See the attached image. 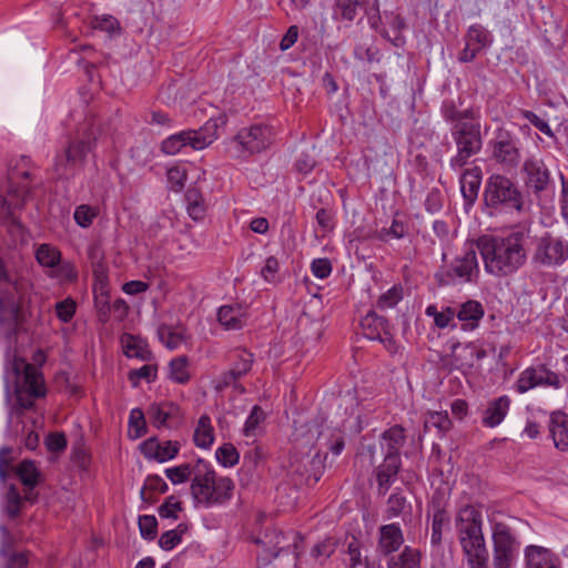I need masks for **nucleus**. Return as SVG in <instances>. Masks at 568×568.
Masks as SVG:
<instances>
[{"instance_id": "1", "label": "nucleus", "mask_w": 568, "mask_h": 568, "mask_svg": "<svg viewBox=\"0 0 568 568\" xmlns=\"http://www.w3.org/2000/svg\"><path fill=\"white\" fill-rule=\"evenodd\" d=\"M529 230L513 229L508 234L484 235L477 241L485 271L495 277L515 274L527 262Z\"/></svg>"}, {"instance_id": "2", "label": "nucleus", "mask_w": 568, "mask_h": 568, "mask_svg": "<svg viewBox=\"0 0 568 568\" xmlns=\"http://www.w3.org/2000/svg\"><path fill=\"white\" fill-rule=\"evenodd\" d=\"M459 544L470 568H487L488 552L483 535L481 511L474 506L463 507L456 517Z\"/></svg>"}, {"instance_id": "3", "label": "nucleus", "mask_w": 568, "mask_h": 568, "mask_svg": "<svg viewBox=\"0 0 568 568\" xmlns=\"http://www.w3.org/2000/svg\"><path fill=\"white\" fill-rule=\"evenodd\" d=\"M199 468L191 483V495L197 506L211 508L226 504L233 496L235 485L225 476H217L212 465L199 459Z\"/></svg>"}, {"instance_id": "4", "label": "nucleus", "mask_w": 568, "mask_h": 568, "mask_svg": "<svg viewBox=\"0 0 568 568\" xmlns=\"http://www.w3.org/2000/svg\"><path fill=\"white\" fill-rule=\"evenodd\" d=\"M6 378L13 379L17 402L23 409L31 408L36 399L44 397L47 394L40 371L21 357L13 356L12 361L7 364Z\"/></svg>"}, {"instance_id": "5", "label": "nucleus", "mask_w": 568, "mask_h": 568, "mask_svg": "<svg viewBox=\"0 0 568 568\" xmlns=\"http://www.w3.org/2000/svg\"><path fill=\"white\" fill-rule=\"evenodd\" d=\"M97 141V130L93 126L79 131L68 146L55 155L54 172L59 178L69 179L79 173L88 154L92 152Z\"/></svg>"}, {"instance_id": "6", "label": "nucleus", "mask_w": 568, "mask_h": 568, "mask_svg": "<svg viewBox=\"0 0 568 568\" xmlns=\"http://www.w3.org/2000/svg\"><path fill=\"white\" fill-rule=\"evenodd\" d=\"M224 123L222 118L209 119L199 130H182L171 134L161 142V151L166 155H176L185 146L203 150L219 139V129Z\"/></svg>"}, {"instance_id": "7", "label": "nucleus", "mask_w": 568, "mask_h": 568, "mask_svg": "<svg viewBox=\"0 0 568 568\" xmlns=\"http://www.w3.org/2000/svg\"><path fill=\"white\" fill-rule=\"evenodd\" d=\"M273 129L264 124L243 128L226 143V150L232 158L246 159L265 151L273 142Z\"/></svg>"}, {"instance_id": "8", "label": "nucleus", "mask_w": 568, "mask_h": 568, "mask_svg": "<svg viewBox=\"0 0 568 568\" xmlns=\"http://www.w3.org/2000/svg\"><path fill=\"white\" fill-rule=\"evenodd\" d=\"M484 200L487 207L496 212L520 211L523 206L520 192L508 178L503 175H493L488 179Z\"/></svg>"}, {"instance_id": "9", "label": "nucleus", "mask_w": 568, "mask_h": 568, "mask_svg": "<svg viewBox=\"0 0 568 568\" xmlns=\"http://www.w3.org/2000/svg\"><path fill=\"white\" fill-rule=\"evenodd\" d=\"M568 260V241L551 233L536 237L531 263L537 267L554 268Z\"/></svg>"}, {"instance_id": "10", "label": "nucleus", "mask_w": 568, "mask_h": 568, "mask_svg": "<svg viewBox=\"0 0 568 568\" xmlns=\"http://www.w3.org/2000/svg\"><path fill=\"white\" fill-rule=\"evenodd\" d=\"M494 568H510L518 555V545L510 529L503 523H497L493 530Z\"/></svg>"}, {"instance_id": "11", "label": "nucleus", "mask_w": 568, "mask_h": 568, "mask_svg": "<svg viewBox=\"0 0 568 568\" xmlns=\"http://www.w3.org/2000/svg\"><path fill=\"white\" fill-rule=\"evenodd\" d=\"M20 313V295L17 286L8 281L7 272L0 261V321L13 325Z\"/></svg>"}, {"instance_id": "12", "label": "nucleus", "mask_w": 568, "mask_h": 568, "mask_svg": "<svg viewBox=\"0 0 568 568\" xmlns=\"http://www.w3.org/2000/svg\"><path fill=\"white\" fill-rule=\"evenodd\" d=\"M479 274V264L477 252L474 244H468L463 253L455 257L447 271V276L452 281L473 282Z\"/></svg>"}, {"instance_id": "13", "label": "nucleus", "mask_w": 568, "mask_h": 568, "mask_svg": "<svg viewBox=\"0 0 568 568\" xmlns=\"http://www.w3.org/2000/svg\"><path fill=\"white\" fill-rule=\"evenodd\" d=\"M486 356V352L476 345L460 344L458 342L452 343L449 346V354L446 364L455 369L464 373L474 368L475 365Z\"/></svg>"}, {"instance_id": "14", "label": "nucleus", "mask_w": 568, "mask_h": 568, "mask_svg": "<svg viewBox=\"0 0 568 568\" xmlns=\"http://www.w3.org/2000/svg\"><path fill=\"white\" fill-rule=\"evenodd\" d=\"M524 180L529 190L540 193L549 189L551 175L544 161L536 156L525 160L523 165Z\"/></svg>"}, {"instance_id": "15", "label": "nucleus", "mask_w": 568, "mask_h": 568, "mask_svg": "<svg viewBox=\"0 0 568 568\" xmlns=\"http://www.w3.org/2000/svg\"><path fill=\"white\" fill-rule=\"evenodd\" d=\"M541 385L559 387V378L544 366L528 367L520 373L515 389L517 393L524 394Z\"/></svg>"}, {"instance_id": "16", "label": "nucleus", "mask_w": 568, "mask_h": 568, "mask_svg": "<svg viewBox=\"0 0 568 568\" xmlns=\"http://www.w3.org/2000/svg\"><path fill=\"white\" fill-rule=\"evenodd\" d=\"M181 444L178 440H159L156 437H150L141 443L140 450L149 460L166 463L174 459L180 453Z\"/></svg>"}, {"instance_id": "17", "label": "nucleus", "mask_w": 568, "mask_h": 568, "mask_svg": "<svg viewBox=\"0 0 568 568\" xmlns=\"http://www.w3.org/2000/svg\"><path fill=\"white\" fill-rule=\"evenodd\" d=\"M454 138L457 150L473 156L481 148V141L477 125L473 123H458L454 129Z\"/></svg>"}, {"instance_id": "18", "label": "nucleus", "mask_w": 568, "mask_h": 568, "mask_svg": "<svg viewBox=\"0 0 568 568\" xmlns=\"http://www.w3.org/2000/svg\"><path fill=\"white\" fill-rule=\"evenodd\" d=\"M510 404L511 399L507 395H501L488 402L481 418L483 425L489 428L500 425L509 412Z\"/></svg>"}, {"instance_id": "19", "label": "nucleus", "mask_w": 568, "mask_h": 568, "mask_svg": "<svg viewBox=\"0 0 568 568\" xmlns=\"http://www.w3.org/2000/svg\"><path fill=\"white\" fill-rule=\"evenodd\" d=\"M399 468V455L386 454L383 464L376 470V479L381 494H386L390 485L396 480Z\"/></svg>"}, {"instance_id": "20", "label": "nucleus", "mask_w": 568, "mask_h": 568, "mask_svg": "<svg viewBox=\"0 0 568 568\" xmlns=\"http://www.w3.org/2000/svg\"><path fill=\"white\" fill-rule=\"evenodd\" d=\"M372 324H375L376 326L381 327L382 331H383V335L381 332L378 333H367V338L369 339H377L379 341L384 347L389 352V353H396L397 349H398V345L396 344L395 339L393 338V336L389 334L388 332V323L387 321L382 317V316H378L374 313H371V314H367L363 321H362V327L365 328L366 326L371 327Z\"/></svg>"}, {"instance_id": "21", "label": "nucleus", "mask_w": 568, "mask_h": 568, "mask_svg": "<svg viewBox=\"0 0 568 568\" xmlns=\"http://www.w3.org/2000/svg\"><path fill=\"white\" fill-rule=\"evenodd\" d=\"M460 192L466 206H471L477 199L481 184V169L473 166L464 171L460 176Z\"/></svg>"}, {"instance_id": "22", "label": "nucleus", "mask_w": 568, "mask_h": 568, "mask_svg": "<svg viewBox=\"0 0 568 568\" xmlns=\"http://www.w3.org/2000/svg\"><path fill=\"white\" fill-rule=\"evenodd\" d=\"M549 432L555 447L562 452L568 450V415L565 412L551 413Z\"/></svg>"}, {"instance_id": "23", "label": "nucleus", "mask_w": 568, "mask_h": 568, "mask_svg": "<svg viewBox=\"0 0 568 568\" xmlns=\"http://www.w3.org/2000/svg\"><path fill=\"white\" fill-rule=\"evenodd\" d=\"M494 155L504 163L513 164L518 159V149L514 138L506 131H499L494 140Z\"/></svg>"}, {"instance_id": "24", "label": "nucleus", "mask_w": 568, "mask_h": 568, "mask_svg": "<svg viewBox=\"0 0 568 568\" xmlns=\"http://www.w3.org/2000/svg\"><path fill=\"white\" fill-rule=\"evenodd\" d=\"M217 320L225 329H241L247 322V312L239 304L223 305L219 308Z\"/></svg>"}, {"instance_id": "25", "label": "nucleus", "mask_w": 568, "mask_h": 568, "mask_svg": "<svg viewBox=\"0 0 568 568\" xmlns=\"http://www.w3.org/2000/svg\"><path fill=\"white\" fill-rule=\"evenodd\" d=\"M403 542L404 536L398 524H388L379 528L378 549L384 555L398 550Z\"/></svg>"}, {"instance_id": "26", "label": "nucleus", "mask_w": 568, "mask_h": 568, "mask_svg": "<svg viewBox=\"0 0 568 568\" xmlns=\"http://www.w3.org/2000/svg\"><path fill=\"white\" fill-rule=\"evenodd\" d=\"M121 344L124 355L129 358H138L142 362H151L153 358V354L150 351L146 341L139 336L123 334L121 337Z\"/></svg>"}, {"instance_id": "27", "label": "nucleus", "mask_w": 568, "mask_h": 568, "mask_svg": "<svg viewBox=\"0 0 568 568\" xmlns=\"http://www.w3.org/2000/svg\"><path fill=\"white\" fill-rule=\"evenodd\" d=\"M462 323V329H475L484 316V308L477 301H467L462 304L455 315Z\"/></svg>"}, {"instance_id": "28", "label": "nucleus", "mask_w": 568, "mask_h": 568, "mask_svg": "<svg viewBox=\"0 0 568 568\" xmlns=\"http://www.w3.org/2000/svg\"><path fill=\"white\" fill-rule=\"evenodd\" d=\"M179 413V407L170 402L153 403L148 408V417L156 428L168 426L169 422L178 417Z\"/></svg>"}, {"instance_id": "29", "label": "nucleus", "mask_w": 568, "mask_h": 568, "mask_svg": "<svg viewBox=\"0 0 568 568\" xmlns=\"http://www.w3.org/2000/svg\"><path fill=\"white\" fill-rule=\"evenodd\" d=\"M158 337L170 351H175L183 345L186 346L190 339V336L184 328L170 325H161L158 328Z\"/></svg>"}, {"instance_id": "30", "label": "nucleus", "mask_w": 568, "mask_h": 568, "mask_svg": "<svg viewBox=\"0 0 568 568\" xmlns=\"http://www.w3.org/2000/svg\"><path fill=\"white\" fill-rule=\"evenodd\" d=\"M193 440L196 447L210 449L215 440L214 427L210 416L202 415L195 426Z\"/></svg>"}, {"instance_id": "31", "label": "nucleus", "mask_w": 568, "mask_h": 568, "mask_svg": "<svg viewBox=\"0 0 568 568\" xmlns=\"http://www.w3.org/2000/svg\"><path fill=\"white\" fill-rule=\"evenodd\" d=\"M284 539V536L276 530H272L270 534L265 535V539L257 540V544L263 545L262 551L257 555V562L260 566H265L270 562L271 558H275L278 556L282 548H276L275 546L280 545Z\"/></svg>"}, {"instance_id": "32", "label": "nucleus", "mask_w": 568, "mask_h": 568, "mask_svg": "<svg viewBox=\"0 0 568 568\" xmlns=\"http://www.w3.org/2000/svg\"><path fill=\"white\" fill-rule=\"evenodd\" d=\"M168 377L176 384L184 385L191 379L190 361L185 355L172 358L168 366Z\"/></svg>"}, {"instance_id": "33", "label": "nucleus", "mask_w": 568, "mask_h": 568, "mask_svg": "<svg viewBox=\"0 0 568 568\" xmlns=\"http://www.w3.org/2000/svg\"><path fill=\"white\" fill-rule=\"evenodd\" d=\"M425 314L433 317L434 324L438 328H455L456 327V310L450 306H444L440 310L435 304L426 307Z\"/></svg>"}, {"instance_id": "34", "label": "nucleus", "mask_w": 568, "mask_h": 568, "mask_svg": "<svg viewBox=\"0 0 568 568\" xmlns=\"http://www.w3.org/2000/svg\"><path fill=\"white\" fill-rule=\"evenodd\" d=\"M237 362L227 373H225L222 377L223 385H230L235 382L244 374H246L252 366L253 355L246 351L236 352Z\"/></svg>"}, {"instance_id": "35", "label": "nucleus", "mask_w": 568, "mask_h": 568, "mask_svg": "<svg viewBox=\"0 0 568 568\" xmlns=\"http://www.w3.org/2000/svg\"><path fill=\"white\" fill-rule=\"evenodd\" d=\"M199 459L193 463H184L179 466L169 467L164 470L165 476L173 485L186 483L193 480L195 477V469L199 467Z\"/></svg>"}, {"instance_id": "36", "label": "nucleus", "mask_w": 568, "mask_h": 568, "mask_svg": "<svg viewBox=\"0 0 568 568\" xmlns=\"http://www.w3.org/2000/svg\"><path fill=\"white\" fill-rule=\"evenodd\" d=\"M526 558L528 568H557L552 555L541 547H528Z\"/></svg>"}, {"instance_id": "37", "label": "nucleus", "mask_w": 568, "mask_h": 568, "mask_svg": "<svg viewBox=\"0 0 568 568\" xmlns=\"http://www.w3.org/2000/svg\"><path fill=\"white\" fill-rule=\"evenodd\" d=\"M405 442L404 428L394 426L385 430L381 438V447L386 454H398V450Z\"/></svg>"}, {"instance_id": "38", "label": "nucleus", "mask_w": 568, "mask_h": 568, "mask_svg": "<svg viewBox=\"0 0 568 568\" xmlns=\"http://www.w3.org/2000/svg\"><path fill=\"white\" fill-rule=\"evenodd\" d=\"M420 555L418 550L405 547L398 556H392L387 561V568H419Z\"/></svg>"}, {"instance_id": "39", "label": "nucleus", "mask_w": 568, "mask_h": 568, "mask_svg": "<svg viewBox=\"0 0 568 568\" xmlns=\"http://www.w3.org/2000/svg\"><path fill=\"white\" fill-rule=\"evenodd\" d=\"M310 433L312 438L315 436L317 438L324 437L327 440L326 445L334 455H339L344 449V438L342 433L337 429L326 428L324 430H318V427L315 426L310 429Z\"/></svg>"}, {"instance_id": "40", "label": "nucleus", "mask_w": 568, "mask_h": 568, "mask_svg": "<svg viewBox=\"0 0 568 568\" xmlns=\"http://www.w3.org/2000/svg\"><path fill=\"white\" fill-rule=\"evenodd\" d=\"M166 179L170 189L174 192H180L185 186L187 180V170L185 164L176 163L166 170Z\"/></svg>"}, {"instance_id": "41", "label": "nucleus", "mask_w": 568, "mask_h": 568, "mask_svg": "<svg viewBox=\"0 0 568 568\" xmlns=\"http://www.w3.org/2000/svg\"><path fill=\"white\" fill-rule=\"evenodd\" d=\"M129 429L128 435L131 439L135 440L146 433V422L142 409L133 408L129 415Z\"/></svg>"}, {"instance_id": "42", "label": "nucleus", "mask_w": 568, "mask_h": 568, "mask_svg": "<svg viewBox=\"0 0 568 568\" xmlns=\"http://www.w3.org/2000/svg\"><path fill=\"white\" fill-rule=\"evenodd\" d=\"M187 531L186 524H179L174 529L168 530L160 536L159 546L163 550H172L182 541V536Z\"/></svg>"}, {"instance_id": "43", "label": "nucleus", "mask_w": 568, "mask_h": 568, "mask_svg": "<svg viewBox=\"0 0 568 568\" xmlns=\"http://www.w3.org/2000/svg\"><path fill=\"white\" fill-rule=\"evenodd\" d=\"M17 475L21 483L29 488H33L38 484L40 477L37 466L30 460H23L19 464Z\"/></svg>"}, {"instance_id": "44", "label": "nucleus", "mask_w": 568, "mask_h": 568, "mask_svg": "<svg viewBox=\"0 0 568 568\" xmlns=\"http://www.w3.org/2000/svg\"><path fill=\"white\" fill-rule=\"evenodd\" d=\"M466 42L481 51L490 44L491 40L489 32L484 27L475 24L469 27Z\"/></svg>"}, {"instance_id": "45", "label": "nucleus", "mask_w": 568, "mask_h": 568, "mask_svg": "<svg viewBox=\"0 0 568 568\" xmlns=\"http://www.w3.org/2000/svg\"><path fill=\"white\" fill-rule=\"evenodd\" d=\"M215 458L223 467H233L240 460V454L233 444L226 443L215 450Z\"/></svg>"}, {"instance_id": "46", "label": "nucleus", "mask_w": 568, "mask_h": 568, "mask_svg": "<svg viewBox=\"0 0 568 568\" xmlns=\"http://www.w3.org/2000/svg\"><path fill=\"white\" fill-rule=\"evenodd\" d=\"M60 252L50 244H41L36 251L37 261L45 267H53L60 262Z\"/></svg>"}, {"instance_id": "47", "label": "nucleus", "mask_w": 568, "mask_h": 568, "mask_svg": "<svg viewBox=\"0 0 568 568\" xmlns=\"http://www.w3.org/2000/svg\"><path fill=\"white\" fill-rule=\"evenodd\" d=\"M100 209L88 204L79 205L73 214L75 223L81 227H89L99 215Z\"/></svg>"}, {"instance_id": "48", "label": "nucleus", "mask_w": 568, "mask_h": 568, "mask_svg": "<svg viewBox=\"0 0 568 568\" xmlns=\"http://www.w3.org/2000/svg\"><path fill=\"white\" fill-rule=\"evenodd\" d=\"M408 233V224L397 217H394L392 225L387 229H382L379 231V239L382 241H388L389 239H403Z\"/></svg>"}, {"instance_id": "49", "label": "nucleus", "mask_w": 568, "mask_h": 568, "mask_svg": "<svg viewBox=\"0 0 568 568\" xmlns=\"http://www.w3.org/2000/svg\"><path fill=\"white\" fill-rule=\"evenodd\" d=\"M158 376V365L156 364H145L138 369H133L129 373V379L132 382L133 386H138L139 382L144 379L148 383L154 382Z\"/></svg>"}, {"instance_id": "50", "label": "nucleus", "mask_w": 568, "mask_h": 568, "mask_svg": "<svg viewBox=\"0 0 568 568\" xmlns=\"http://www.w3.org/2000/svg\"><path fill=\"white\" fill-rule=\"evenodd\" d=\"M424 426L426 429L436 428L446 432L450 427V419L446 412H429L425 416Z\"/></svg>"}, {"instance_id": "51", "label": "nucleus", "mask_w": 568, "mask_h": 568, "mask_svg": "<svg viewBox=\"0 0 568 568\" xmlns=\"http://www.w3.org/2000/svg\"><path fill=\"white\" fill-rule=\"evenodd\" d=\"M281 263L275 256H270L266 258L264 266L261 270V276L267 283H280L282 281L281 274Z\"/></svg>"}, {"instance_id": "52", "label": "nucleus", "mask_w": 568, "mask_h": 568, "mask_svg": "<svg viewBox=\"0 0 568 568\" xmlns=\"http://www.w3.org/2000/svg\"><path fill=\"white\" fill-rule=\"evenodd\" d=\"M265 414L260 406H254L245 420L243 434L246 437H255L258 425L264 420Z\"/></svg>"}, {"instance_id": "53", "label": "nucleus", "mask_w": 568, "mask_h": 568, "mask_svg": "<svg viewBox=\"0 0 568 568\" xmlns=\"http://www.w3.org/2000/svg\"><path fill=\"white\" fill-rule=\"evenodd\" d=\"M347 560L348 568H358L365 565V568H375L374 564H369L367 560H364L362 557V552L359 549V544L354 539L348 544L347 547Z\"/></svg>"}, {"instance_id": "54", "label": "nucleus", "mask_w": 568, "mask_h": 568, "mask_svg": "<svg viewBox=\"0 0 568 568\" xmlns=\"http://www.w3.org/2000/svg\"><path fill=\"white\" fill-rule=\"evenodd\" d=\"M449 520L447 513L440 506H437L434 509L433 514V523H432V540L437 542L440 540L442 530L444 525H446Z\"/></svg>"}, {"instance_id": "55", "label": "nucleus", "mask_w": 568, "mask_h": 568, "mask_svg": "<svg viewBox=\"0 0 568 568\" xmlns=\"http://www.w3.org/2000/svg\"><path fill=\"white\" fill-rule=\"evenodd\" d=\"M442 113L447 121H455L457 122L456 124L464 123L462 121L463 119L473 116V112L470 110L460 112L454 101H445L442 105Z\"/></svg>"}, {"instance_id": "56", "label": "nucleus", "mask_w": 568, "mask_h": 568, "mask_svg": "<svg viewBox=\"0 0 568 568\" xmlns=\"http://www.w3.org/2000/svg\"><path fill=\"white\" fill-rule=\"evenodd\" d=\"M140 534L144 539L152 540L156 536L158 521L152 515H142L139 517Z\"/></svg>"}, {"instance_id": "57", "label": "nucleus", "mask_w": 568, "mask_h": 568, "mask_svg": "<svg viewBox=\"0 0 568 568\" xmlns=\"http://www.w3.org/2000/svg\"><path fill=\"white\" fill-rule=\"evenodd\" d=\"M187 213L193 220H201L204 216L205 207L201 195L197 193L187 194Z\"/></svg>"}, {"instance_id": "58", "label": "nucleus", "mask_w": 568, "mask_h": 568, "mask_svg": "<svg viewBox=\"0 0 568 568\" xmlns=\"http://www.w3.org/2000/svg\"><path fill=\"white\" fill-rule=\"evenodd\" d=\"M22 505V498L14 486H11L6 496V510L10 517L18 516Z\"/></svg>"}, {"instance_id": "59", "label": "nucleus", "mask_w": 568, "mask_h": 568, "mask_svg": "<svg viewBox=\"0 0 568 568\" xmlns=\"http://www.w3.org/2000/svg\"><path fill=\"white\" fill-rule=\"evenodd\" d=\"M336 7L343 19L352 21L357 16L361 0H337Z\"/></svg>"}, {"instance_id": "60", "label": "nucleus", "mask_w": 568, "mask_h": 568, "mask_svg": "<svg viewBox=\"0 0 568 568\" xmlns=\"http://www.w3.org/2000/svg\"><path fill=\"white\" fill-rule=\"evenodd\" d=\"M402 297V288L393 286L378 298L377 306L382 310L392 308L397 305Z\"/></svg>"}, {"instance_id": "61", "label": "nucleus", "mask_w": 568, "mask_h": 568, "mask_svg": "<svg viewBox=\"0 0 568 568\" xmlns=\"http://www.w3.org/2000/svg\"><path fill=\"white\" fill-rule=\"evenodd\" d=\"M182 510V504L175 497L170 496L159 508V515L162 518H178V513Z\"/></svg>"}, {"instance_id": "62", "label": "nucleus", "mask_w": 568, "mask_h": 568, "mask_svg": "<svg viewBox=\"0 0 568 568\" xmlns=\"http://www.w3.org/2000/svg\"><path fill=\"white\" fill-rule=\"evenodd\" d=\"M443 194L438 189H433L427 193L425 199V209L430 214L439 212L443 207Z\"/></svg>"}, {"instance_id": "63", "label": "nucleus", "mask_w": 568, "mask_h": 568, "mask_svg": "<svg viewBox=\"0 0 568 568\" xmlns=\"http://www.w3.org/2000/svg\"><path fill=\"white\" fill-rule=\"evenodd\" d=\"M311 271L315 277L325 280L332 273V264L328 258H315L311 264Z\"/></svg>"}, {"instance_id": "64", "label": "nucleus", "mask_w": 568, "mask_h": 568, "mask_svg": "<svg viewBox=\"0 0 568 568\" xmlns=\"http://www.w3.org/2000/svg\"><path fill=\"white\" fill-rule=\"evenodd\" d=\"M55 312L59 320L67 323L75 313V303L70 298L58 302L55 305Z\"/></svg>"}]
</instances>
